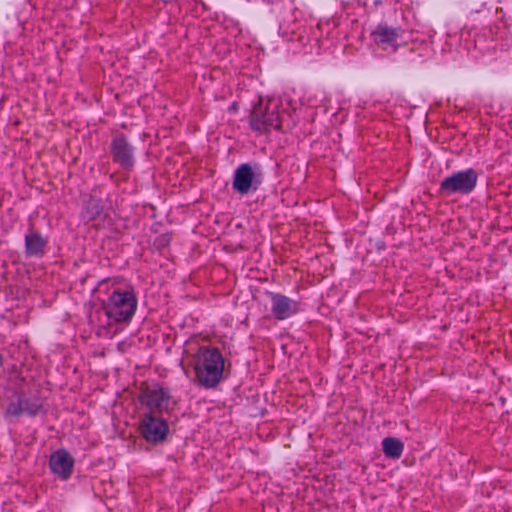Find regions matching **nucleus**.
Returning <instances> with one entry per match:
<instances>
[{
  "label": "nucleus",
  "instance_id": "dca6fc26",
  "mask_svg": "<svg viewBox=\"0 0 512 512\" xmlns=\"http://www.w3.org/2000/svg\"><path fill=\"white\" fill-rule=\"evenodd\" d=\"M14 394L17 397L16 401H11L9 405L7 406L5 417L7 416H13V417H19L20 415L24 414L23 411V401H21V392L15 391Z\"/></svg>",
  "mask_w": 512,
  "mask_h": 512
},
{
  "label": "nucleus",
  "instance_id": "6ab92c4d",
  "mask_svg": "<svg viewBox=\"0 0 512 512\" xmlns=\"http://www.w3.org/2000/svg\"><path fill=\"white\" fill-rule=\"evenodd\" d=\"M92 489H93L94 494H95L96 496H100L99 491H98V488H96L95 486H93V487H92Z\"/></svg>",
  "mask_w": 512,
  "mask_h": 512
},
{
  "label": "nucleus",
  "instance_id": "a211bd4d",
  "mask_svg": "<svg viewBox=\"0 0 512 512\" xmlns=\"http://www.w3.org/2000/svg\"><path fill=\"white\" fill-rule=\"evenodd\" d=\"M161 241H162V243H163V244H164V243H168V241H169V237H168V236H166V235H163V236L161 237Z\"/></svg>",
  "mask_w": 512,
  "mask_h": 512
},
{
  "label": "nucleus",
  "instance_id": "f3484780",
  "mask_svg": "<svg viewBox=\"0 0 512 512\" xmlns=\"http://www.w3.org/2000/svg\"><path fill=\"white\" fill-rule=\"evenodd\" d=\"M415 57H416L415 51H414L413 49H410V50H409V57H408V60H409L410 62H415V61H416ZM417 57H418V58H421V57H422V55H421V54H417Z\"/></svg>",
  "mask_w": 512,
  "mask_h": 512
},
{
  "label": "nucleus",
  "instance_id": "2eb2a0df",
  "mask_svg": "<svg viewBox=\"0 0 512 512\" xmlns=\"http://www.w3.org/2000/svg\"><path fill=\"white\" fill-rule=\"evenodd\" d=\"M21 401H23L24 413L30 417L38 415L42 408V403L38 399L26 398L23 393H21Z\"/></svg>",
  "mask_w": 512,
  "mask_h": 512
},
{
  "label": "nucleus",
  "instance_id": "f257e3e1",
  "mask_svg": "<svg viewBox=\"0 0 512 512\" xmlns=\"http://www.w3.org/2000/svg\"><path fill=\"white\" fill-rule=\"evenodd\" d=\"M194 371L199 384L214 388L223 377L224 358L218 348L200 347L194 355Z\"/></svg>",
  "mask_w": 512,
  "mask_h": 512
},
{
  "label": "nucleus",
  "instance_id": "412c9836",
  "mask_svg": "<svg viewBox=\"0 0 512 512\" xmlns=\"http://www.w3.org/2000/svg\"><path fill=\"white\" fill-rule=\"evenodd\" d=\"M325 484L328 485V484H331L333 485V482H328V481H325Z\"/></svg>",
  "mask_w": 512,
  "mask_h": 512
},
{
  "label": "nucleus",
  "instance_id": "ddd939ff",
  "mask_svg": "<svg viewBox=\"0 0 512 512\" xmlns=\"http://www.w3.org/2000/svg\"><path fill=\"white\" fill-rule=\"evenodd\" d=\"M103 209L104 206L101 199L89 196V198L84 201L82 216L87 221H93L102 214Z\"/></svg>",
  "mask_w": 512,
  "mask_h": 512
},
{
  "label": "nucleus",
  "instance_id": "1a4fd4ad",
  "mask_svg": "<svg viewBox=\"0 0 512 512\" xmlns=\"http://www.w3.org/2000/svg\"><path fill=\"white\" fill-rule=\"evenodd\" d=\"M403 34L404 30L401 27H391L387 23H379L370 36L379 48L394 53L400 47L399 41H402Z\"/></svg>",
  "mask_w": 512,
  "mask_h": 512
},
{
  "label": "nucleus",
  "instance_id": "f03ea898",
  "mask_svg": "<svg viewBox=\"0 0 512 512\" xmlns=\"http://www.w3.org/2000/svg\"><path fill=\"white\" fill-rule=\"evenodd\" d=\"M137 298L133 291L114 290L108 299L103 302V309L110 320L115 322H128L135 314Z\"/></svg>",
  "mask_w": 512,
  "mask_h": 512
},
{
  "label": "nucleus",
  "instance_id": "6e6552de",
  "mask_svg": "<svg viewBox=\"0 0 512 512\" xmlns=\"http://www.w3.org/2000/svg\"><path fill=\"white\" fill-rule=\"evenodd\" d=\"M139 400L145 408L143 413L163 415L170 410L171 396L160 386L144 389Z\"/></svg>",
  "mask_w": 512,
  "mask_h": 512
},
{
  "label": "nucleus",
  "instance_id": "20e7f679",
  "mask_svg": "<svg viewBox=\"0 0 512 512\" xmlns=\"http://www.w3.org/2000/svg\"><path fill=\"white\" fill-rule=\"evenodd\" d=\"M263 181L264 173L260 164L242 163L234 171L232 189L240 195H247L256 192Z\"/></svg>",
  "mask_w": 512,
  "mask_h": 512
},
{
  "label": "nucleus",
  "instance_id": "423d86ee",
  "mask_svg": "<svg viewBox=\"0 0 512 512\" xmlns=\"http://www.w3.org/2000/svg\"><path fill=\"white\" fill-rule=\"evenodd\" d=\"M140 432L146 442L159 445L167 440L169 426L166 419L161 415L142 413Z\"/></svg>",
  "mask_w": 512,
  "mask_h": 512
},
{
  "label": "nucleus",
  "instance_id": "0eeeda50",
  "mask_svg": "<svg viewBox=\"0 0 512 512\" xmlns=\"http://www.w3.org/2000/svg\"><path fill=\"white\" fill-rule=\"evenodd\" d=\"M135 148L121 132L114 134L110 143V154L114 163L125 171H131L135 164Z\"/></svg>",
  "mask_w": 512,
  "mask_h": 512
},
{
  "label": "nucleus",
  "instance_id": "4468645a",
  "mask_svg": "<svg viewBox=\"0 0 512 512\" xmlns=\"http://www.w3.org/2000/svg\"><path fill=\"white\" fill-rule=\"evenodd\" d=\"M404 445L398 438L387 437L382 441V449L387 457L398 459L401 457Z\"/></svg>",
  "mask_w": 512,
  "mask_h": 512
},
{
  "label": "nucleus",
  "instance_id": "f8f14e48",
  "mask_svg": "<svg viewBox=\"0 0 512 512\" xmlns=\"http://www.w3.org/2000/svg\"><path fill=\"white\" fill-rule=\"evenodd\" d=\"M46 246L47 240L39 232L31 230L25 235V255L27 257H43Z\"/></svg>",
  "mask_w": 512,
  "mask_h": 512
},
{
  "label": "nucleus",
  "instance_id": "7ed1b4c3",
  "mask_svg": "<svg viewBox=\"0 0 512 512\" xmlns=\"http://www.w3.org/2000/svg\"><path fill=\"white\" fill-rule=\"evenodd\" d=\"M479 174L473 168L459 170L443 178L438 193L445 197L471 194L478 182Z\"/></svg>",
  "mask_w": 512,
  "mask_h": 512
},
{
  "label": "nucleus",
  "instance_id": "aec40b11",
  "mask_svg": "<svg viewBox=\"0 0 512 512\" xmlns=\"http://www.w3.org/2000/svg\"><path fill=\"white\" fill-rule=\"evenodd\" d=\"M99 486H101L102 484H104L105 482H102V481H99L97 482ZM107 484H109V486H112V483L113 482H106Z\"/></svg>",
  "mask_w": 512,
  "mask_h": 512
},
{
  "label": "nucleus",
  "instance_id": "9d476101",
  "mask_svg": "<svg viewBox=\"0 0 512 512\" xmlns=\"http://www.w3.org/2000/svg\"><path fill=\"white\" fill-rule=\"evenodd\" d=\"M271 300V311L276 319L284 320L294 315L298 311V303L289 297L274 293L266 292Z\"/></svg>",
  "mask_w": 512,
  "mask_h": 512
},
{
  "label": "nucleus",
  "instance_id": "9b49d317",
  "mask_svg": "<svg viewBox=\"0 0 512 512\" xmlns=\"http://www.w3.org/2000/svg\"><path fill=\"white\" fill-rule=\"evenodd\" d=\"M74 467V458L64 449L55 451L50 456V468L63 479L71 476Z\"/></svg>",
  "mask_w": 512,
  "mask_h": 512
},
{
  "label": "nucleus",
  "instance_id": "39448f33",
  "mask_svg": "<svg viewBox=\"0 0 512 512\" xmlns=\"http://www.w3.org/2000/svg\"><path fill=\"white\" fill-rule=\"evenodd\" d=\"M279 103L269 100L266 105L260 99L250 113V126L260 133H267L272 128L281 130V120L278 112Z\"/></svg>",
  "mask_w": 512,
  "mask_h": 512
}]
</instances>
